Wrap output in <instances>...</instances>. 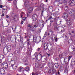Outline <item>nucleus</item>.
I'll return each instance as SVG.
<instances>
[{"instance_id":"1","label":"nucleus","mask_w":75,"mask_h":75,"mask_svg":"<svg viewBox=\"0 0 75 75\" xmlns=\"http://www.w3.org/2000/svg\"><path fill=\"white\" fill-rule=\"evenodd\" d=\"M73 21V20L72 19H69L66 20V23H67L68 25L70 27H71V24H72V22Z\"/></svg>"},{"instance_id":"2","label":"nucleus","mask_w":75,"mask_h":75,"mask_svg":"<svg viewBox=\"0 0 75 75\" xmlns=\"http://www.w3.org/2000/svg\"><path fill=\"white\" fill-rule=\"evenodd\" d=\"M34 55L35 56V57H37L38 59V60L39 61H40L41 60V59H42V57H41V54H39V55H37V53H35Z\"/></svg>"},{"instance_id":"3","label":"nucleus","mask_w":75,"mask_h":75,"mask_svg":"<svg viewBox=\"0 0 75 75\" xmlns=\"http://www.w3.org/2000/svg\"><path fill=\"white\" fill-rule=\"evenodd\" d=\"M49 46V44L47 43H45L44 46L43 47V49L44 50H45L46 51V50H48V47Z\"/></svg>"},{"instance_id":"4","label":"nucleus","mask_w":75,"mask_h":75,"mask_svg":"<svg viewBox=\"0 0 75 75\" xmlns=\"http://www.w3.org/2000/svg\"><path fill=\"white\" fill-rule=\"evenodd\" d=\"M2 66H3L5 69H7L8 68V64L6 62L3 63L2 64Z\"/></svg>"},{"instance_id":"5","label":"nucleus","mask_w":75,"mask_h":75,"mask_svg":"<svg viewBox=\"0 0 75 75\" xmlns=\"http://www.w3.org/2000/svg\"><path fill=\"white\" fill-rule=\"evenodd\" d=\"M69 13L70 16H73L74 15L75 11L73 9H71L69 10Z\"/></svg>"},{"instance_id":"6","label":"nucleus","mask_w":75,"mask_h":75,"mask_svg":"<svg viewBox=\"0 0 75 75\" xmlns=\"http://www.w3.org/2000/svg\"><path fill=\"white\" fill-rule=\"evenodd\" d=\"M37 18H38V15L37 14L34 15L33 16V20L35 21L37 20Z\"/></svg>"},{"instance_id":"7","label":"nucleus","mask_w":75,"mask_h":75,"mask_svg":"<svg viewBox=\"0 0 75 75\" xmlns=\"http://www.w3.org/2000/svg\"><path fill=\"white\" fill-rule=\"evenodd\" d=\"M63 62L64 63V64H65L66 63V62L67 61H68V62H69V59H68V57H66L65 58H63Z\"/></svg>"},{"instance_id":"8","label":"nucleus","mask_w":75,"mask_h":75,"mask_svg":"<svg viewBox=\"0 0 75 75\" xmlns=\"http://www.w3.org/2000/svg\"><path fill=\"white\" fill-rule=\"evenodd\" d=\"M0 74L2 75L5 74V71L3 69H0Z\"/></svg>"},{"instance_id":"9","label":"nucleus","mask_w":75,"mask_h":75,"mask_svg":"<svg viewBox=\"0 0 75 75\" xmlns=\"http://www.w3.org/2000/svg\"><path fill=\"white\" fill-rule=\"evenodd\" d=\"M32 48H29L27 51V53L28 54H31V52H32Z\"/></svg>"},{"instance_id":"10","label":"nucleus","mask_w":75,"mask_h":75,"mask_svg":"<svg viewBox=\"0 0 75 75\" xmlns=\"http://www.w3.org/2000/svg\"><path fill=\"white\" fill-rule=\"evenodd\" d=\"M68 14H67L66 13H64L62 15V16L63 18H68Z\"/></svg>"},{"instance_id":"11","label":"nucleus","mask_w":75,"mask_h":75,"mask_svg":"<svg viewBox=\"0 0 75 75\" xmlns=\"http://www.w3.org/2000/svg\"><path fill=\"white\" fill-rule=\"evenodd\" d=\"M75 2L74 1L72 0L70 4L69 5L70 6H75Z\"/></svg>"},{"instance_id":"12","label":"nucleus","mask_w":75,"mask_h":75,"mask_svg":"<svg viewBox=\"0 0 75 75\" xmlns=\"http://www.w3.org/2000/svg\"><path fill=\"white\" fill-rule=\"evenodd\" d=\"M23 68L22 67H19L18 68V71L20 72H21L23 71Z\"/></svg>"},{"instance_id":"13","label":"nucleus","mask_w":75,"mask_h":75,"mask_svg":"<svg viewBox=\"0 0 75 75\" xmlns=\"http://www.w3.org/2000/svg\"><path fill=\"white\" fill-rule=\"evenodd\" d=\"M49 11L52 12V11H53V7L52 6H50L49 7Z\"/></svg>"},{"instance_id":"14","label":"nucleus","mask_w":75,"mask_h":75,"mask_svg":"<svg viewBox=\"0 0 75 75\" xmlns=\"http://www.w3.org/2000/svg\"><path fill=\"white\" fill-rule=\"evenodd\" d=\"M8 51L7 49L5 50L4 49L3 52L4 55H6L7 54V53H8Z\"/></svg>"},{"instance_id":"15","label":"nucleus","mask_w":75,"mask_h":75,"mask_svg":"<svg viewBox=\"0 0 75 75\" xmlns=\"http://www.w3.org/2000/svg\"><path fill=\"white\" fill-rule=\"evenodd\" d=\"M28 11L29 13H31L33 11V8L32 7L28 9Z\"/></svg>"},{"instance_id":"16","label":"nucleus","mask_w":75,"mask_h":75,"mask_svg":"<svg viewBox=\"0 0 75 75\" xmlns=\"http://www.w3.org/2000/svg\"><path fill=\"white\" fill-rule=\"evenodd\" d=\"M33 38V41L34 42H36V41H37V37L36 36H34Z\"/></svg>"},{"instance_id":"17","label":"nucleus","mask_w":75,"mask_h":75,"mask_svg":"<svg viewBox=\"0 0 75 75\" xmlns=\"http://www.w3.org/2000/svg\"><path fill=\"white\" fill-rule=\"evenodd\" d=\"M42 58H43V62H46L47 61V57H46L45 56H43Z\"/></svg>"},{"instance_id":"18","label":"nucleus","mask_w":75,"mask_h":75,"mask_svg":"<svg viewBox=\"0 0 75 75\" xmlns=\"http://www.w3.org/2000/svg\"><path fill=\"white\" fill-rule=\"evenodd\" d=\"M39 25H40V28H42L44 27V23H39Z\"/></svg>"},{"instance_id":"19","label":"nucleus","mask_w":75,"mask_h":75,"mask_svg":"<svg viewBox=\"0 0 75 75\" xmlns=\"http://www.w3.org/2000/svg\"><path fill=\"white\" fill-rule=\"evenodd\" d=\"M11 45H9L7 46L6 50L8 51L9 50H11Z\"/></svg>"},{"instance_id":"20","label":"nucleus","mask_w":75,"mask_h":75,"mask_svg":"<svg viewBox=\"0 0 75 75\" xmlns=\"http://www.w3.org/2000/svg\"><path fill=\"white\" fill-rule=\"evenodd\" d=\"M23 62H28V60L27 58H24L22 59Z\"/></svg>"},{"instance_id":"21","label":"nucleus","mask_w":75,"mask_h":75,"mask_svg":"<svg viewBox=\"0 0 75 75\" xmlns=\"http://www.w3.org/2000/svg\"><path fill=\"white\" fill-rule=\"evenodd\" d=\"M66 0H59L58 1L59 2L60 4H62L63 3H64V1H65Z\"/></svg>"},{"instance_id":"22","label":"nucleus","mask_w":75,"mask_h":75,"mask_svg":"<svg viewBox=\"0 0 75 75\" xmlns=\"http://www.w3.org/2000/svg\"><path fill=\"white\" fill-rule=\"evenodd\" d=\"M12 68L14 70H16V68H17V66H16L14 64H13L12 65Z\"/></svg>"},{"instance_id":"23","label":"nucleus","mask_w":75,"mask_h":75,"mask_svg":"<svg viewBox=\"0 0 75 75\" xmlns=\"http://www.w3.org/2000/svg\"><path fill=\"white\" fill-rule=\"evenodd\" d=\"M11 38V36L10 35H9L7 37V40L8 41H10Z\"/></svg>"},{"instance_id":"24","label":"nucleus","mask_w":75,"mask_h":75,"mask_svg":"<svg viewBox=\"0 0 75 75\" xmlns=\"http://www.w3.org/2000/svg\"><path fill=\"white\" fill-rule=\"evenodd\" d=\"M50 46H49V49L50 51H51L52 50V44H50Z\"/></svg>"},{"instance_id":"25","label":"nucleus","mask_w":75,"mask_h":75,"mask_svg":"<svg viewBox=\"0 0 75 75\" xmlns=\"http://www.w3.org/2000/svg\"><path fill=\"white\" fill-rule=\"evenodd\" d=\"M28 27L30 28L29 30H32V26H31V25L28 24Z\"/></svg>"},{"instance_id":"26","label":"nucleus","mask_w":75,"mask_h":75,"mask_svg":"<svg viewBox=\"0 0 75 75\" xmlns=\"http://www.w3.org/2000/svg\"><path fill=\"white\" fill-rule=\"evenodd\" d=\"M54 65L56 68H58L59 67V64L58 63H56L54 64Z\"/></svg>"},{"instance_id":"27","label":"nucleus","mask_w":75,"mask_h":75,"mask_svg":"<svg viewBox=\"0 0 75 75\" xmlns=\"http://www.w3.org/2000/svg\"><path fill=\"white\" fill-rule=\"evenodd\" d=\"M64 73H68V69L66 67L64 70Z\"/></svg>"},{"instance_id":"28","label":"nucleus","mask_w":75,"mask_h":75,"mask_svg":"<svg viewBox=\"0 0 75 75\" xmlns=\"http://www.w3.org/2000/svg\"><path fill=\"white\" fill-rule=\"evenodd\" d=\"M47 32H46L45 33V34L44 35V36L43 37V39H44L45 38V37H46V36H47Z\"/></svg>"},{"instance_id":"29","label":"nucleus","mask_w":75,"mask_h":75,"mask_svg":"<svg viewBox=\"0 0 75 75\" xmlns=\"http://www.w3.org/2000/svg\"><path fill=\"white\" fill-rule=\"evenodd\" d=\"M25 13H24V12H22L21 14V17H23V16H25Z\"/></svg>"},{"instance_id":"30","label":"nucleus","mask_w":75,"mask_h":75,"mask_svg":"<svg viewBox=\"0 0 75 75\" xmlns=\"http://www.w3.org/2000/svg\"><path fill=\"white\" fill-rule=\"evenodd\" d=\"M64 69V67L61 66L60 68V71H62Z\"/></svg>"},{"instance_id":"31","label":"nucleus","mask_w":75,"mask_h":75,"mask_svg":"<svg viewBox=\"0 0 75 75\" xmlns=\"http://www.w3.org/2000/svg\"><path fill=\"white\" fill-rule=\"evenodd\" d=\"M52 31H50V33L48 34V35H50V36H52Z\"/></svg>"},{"instance_id":"32","label":"nucleus","mask_w":75,"mask_h":75,"mask_svg":"<svg viewBox=\"0 0 75 75\" xmlns=\"http://www.w3.org/2000/svg\"><path fill=\"white\" fill-rule=\"evenodd\" d=\"M25 71H29V67H25Z\"/></svg>"},{"instance_id":"33","label":"nucleus","mask_w":75,"mask_h":75,"mask_svg":"<svg viewBox=\"0 0 75 75\" xmlns=\"http://www.w3.org/2000/svg\"><path fill=\"white\" fill-rule=\"evenodd\" d=\"M38 26V23H37L36 24L34 25V27L35 28H36Z\"/></svg>"},{"instance_id":"34","label":"nucleus","mask_w":75,"mask_h":75,"mask_svg":"<svg viewBox=\"0 0 75 75\" xmlns=\"http://www.w3.org/2000/svg\"><path fill=\"white\" fill-rule=\"evenodd\" d=\"M67 54L65 53H63L62 54V55H63V56H64V57H65V56H67Z\"/></svg>"},{"instance_id":"35","label":"nucleus","mask_w":75,"mask_h":75,"mask_svg":"<svg viewBox=\"0 0 75 75\" xmlns=\"http://www.w3.org/2000/svg\"><path fill=\"white\" fill-rule=\"evenodd\" d=\"M5 8H4L3 9V10H7V8H7V6H5Z\"/></svg>"},{"instance_id":"36","label":"nucleus","mask_w":75,"mask_h":75,"mask_svg":"<svg viewBox=\"0 0 75 75\" xmlns=\"http://www.w3.org/2000/svg\"><path fill=\"white\" fill-rule=\"evenodd\" d=\"M40 22V23H44V21H43V20H42L40 19V20L39 21Z\"/></svg>"},{"instance_id":"37","label":"nucleus","mask_w":75,"mask_h":75,"mask_svg":"<svg viewBox=\"0 0 75 75\" xmlns=\"http://www.w3.org/2000/svg\"><path fill=\"white\" fill-rule=\"evenodd\" d=\"M68 6H65V8H64V10H68Z\"/></svg>"},{"instance_id":"38","label":"nucleus","mask_w":75,"mask_h":75,"mask_svg":"<svg viewBox=\"0 0 75 75\" xmlns=\"http://www.w3.org/2000/svg\"><path fill=\"white\" fill-rule=\"evenodd\" d=\"M13 3L14 4H16L17 3V1H16V0H14L13 1Z\"/></svg>"},{"instance_id":"39","label":"nucleus","mask_w":75,"mask_h":75,"mask_svg":"<svg viewBox=\"0 0 75 75\" xmlns=\"http://www.w3.org/2000/svg\"><path fill=\"white\" fill-rule=\"evenodd\" d=\"M52 71L53 72V73H54V72H56V70H55L54 69H53L52 70Z\"/></svg>"},{"instance_id":"40","label":"nucleus","mask_w":75,"mask_h":75,"mask_svg":"<svg viewBox=\"0 0 75 75\" xmlns=\"http://www.w3.org/2000/svg\"><path fill=\"white\" fill-rule=\"evenodd\" d=\"M44 4H41V7L43 8V7H44Z\"/></svg>"},{"instance_id":"41","label":"nucleus","mask_w":75,"mask_h":75,"mask_svg":"<svg viewBox=\"0 0 75 75\" xmlns=\"http://www.w3.org/2000/svg\"><path fill=\"white\" fill-rule=\"evenodd\" d=\"M50 40H51V41H53V38H52V37L50 38Z\"/></svg>"},{"instance_id":"42","label":"nucleus","mask_w":75,"mask_h":75,"mask_svg":"<svg viewBox=\"0 0 75 75\" xmlns=\"http://www.w3.org/2000/svg\"><path fill=\"white\" fill-rule=\"evenodd\" d=\"M16 51H17V52L18 53V52H20V49H16Z\"/></svg>"},{"instance_id":"43","label":"nucleus","mask_w":75,"mask_h":75,"mask_svg":"<svg viewBox=\"0 0 75 75\" xmlns=\"http://www.w3.org/2000/svg\"><path fill=\"white\" fill-rule=\"evenodd\" d=\"M2 40H6V38H5V37L3 36L2 38L1 39Z\"/></svg>"},{"instance_id":"44","label":"nucleus","mask_w":75,"mask_h":75,"mask_svg":"<svg viewBox=\"0 0 75 75\" xmlns=\"http://www.w3.org/2000/svg\"><path fill=\"white\" fill-rule=\"evenodd\" d=\"M71 65L72 66L73 65H75V63H74V62H72L71 63Z\"/></svg>"},{"instance_id":"45","label":"nucleus","mask_w":75,"mask_h":75,"mask_svg":"<svg viewBox=\"0 0 75 75\" xmlns=\"http://www.w3.org/2000/svg\"><path fill=\"white\" fill-rule=\"evenodd\" d=\"M65 31V29H63L61 31V32L62 33L63 32H64Z\"/></svg>"},{"instance_id":"46","label":"nucleus","mask_w":75,"mask_h":75,"mask_svg":"<svg viewBox=\"0 0 75 75\" xmlns=\"http://www.w3.org/2000/svg\"><path fill=\"white\" fill-rule=\"evenodd\" d=\"M71 58V56H69V60H70V59Z\"/></svg>"},{"instance_id":"47","label":"nucleus","mask_w":75,"mask_h":75,"mask_svg":"<svg viewBox=\"0 0 75 75\" xmlns=\"http://www.w3.org/2000/svg\"><path fill=\"white\" fill-rule=\"evenodd\" d=\"M53 22V21H51L50 22V25H51V23Z\"/></svg>"},{"instance_id":"48","label":"nucleus","mask_w":75,"mask_h":75,"mask_svg":"<svg viewBox=\"0 0 75 75\" xmlns=\"http://www.w3.org/2000/svg\"><path fill=\"white\" fill-rule=\"evenodd\" d=\"M0 57H1H1H2V59H3V58H4V55H1L0 56Z\"/></svg>"},{"instance_id":"49","label":"nucleus","mask_w":75,"mask_h":75,"mask_svg":"<svg viewBox=\"0 0 75 75\" xmlns=\"http://www.w3.org/2000/svg\"><path fill=\"white\" fill-rule=\"evenodd\" d=\"M12 30L14 31H16V28H12Z\"/></svg>"},{"instance_id":"50","label":"nucleus","mask_w":75,"mask_h":75,"mask_svg":"<svg viewBox=\"0 0 75 75\" xmlns=\"http://www.w3.org/2000/svg\"><path fill=\"white\" fill-rule=\"evenodd\" d=\"M60 28H61L59 27H58V28H57V30L58 31H59V29H60Z\"/></svg>"},{"instance_id":"51","label":"nucleus","mask_w":75,"mask_h":75,"mask_svg":"<svg viewBox=\"0 0 75 75\" xmlns=\"http://www.w3.org/2000/svg\"><path fill=\"white\" fill-rule=\"evenodd\" d=\"M40 48H38L37 49V51H40Z\"/></svg>"},{"instance_id":"52","label":"nucleus","mask_w":75,"mask_h":75,"mask_svg":"<svg viewBox=\"0 0 75 75\" xmlns=\"http://www.w3.org/2000/svg\"><path fill=\"white\" fill-rule=\"evenodd\" d=\"M3 6L2 5H1L0 6V8H3Z\"/></svg>"},{"instance_id":"53","label":"nucleus","mask_w":75,"mask_h":75,"mask_svg":"<svg viewBox=\"0 0 75 75\" xmlns=\"http://www.w3.org/2000/svg\"><path fill=\"white\" fill-rule=\"evenodd\" d=\"M47 56L48 57H50V54H48V53H47Z\"/></svg>"},{"instance_id":"54","label":"nucleus","mask_w":75,"mask_h":75,"mask_svg":"<svg viewBox=\"0 0 75 75\" xmlns=\"http://www.w3.org/2000/svg\"><path fill=\"white\" fill-rule=\"evenodd\" d=\"M32 75H35V74L34 73V72L32 73Z\"/></svg>"},{"instance_id":"55","label":"nucleus","mask_w":75,"mask_h":75,"mask_svg":"<svg viewBox=\"0 0 75 75\" xmlns=\"http://www.w3.org/2000/svg\"><path fill=\"white\" fill-rule=\"evenodd\" d=\"M1 63H2L1 61L0 60V65H1Z\"/></svg>"},{"instance_id":"56","label":"nucleus","mask_w":75,"mask_h":75,"mask_svg":"<svg viewBox=\"0 0 75 75\" xmlns=\"http://www.w3.org/2000/svg\"><path fill=\"white\" fill-rule=\"evenodd\" d=\"M6 18H8L9 17V16H8V15H6Z\"/></svg>"},{"instance_id":"57","label":"nucleus","mask_w":75,"mask_h":75,"mask_svg":"<svg viewBox=\"0 0 75 75\" xmlns=\"http://www.w3.org/2000/svg\"><path fill=\"white\" fill-rule=\"evenodd\" d=\"M1 16H3V17H4V13H3L1 15Z\"/></svg>"},{"instance_id":"58","label":"nucleus","mask_w":75,"mask_h":75,"mask_svg":"<svg viewBox=\"0 0 75 75\" xmlns=\"http://www.w3.org/2000/svg\"><path fill=\"white\" fill-rule=\"evenodd\" d=\"M23 23H24V22L23 21H22V22H21V24H23Z\"/></svg>"},{"instance_id":"59","label":"nucleus","mask_w":75,"mask_h":75,"mask_svg":"<svg viewBox=\"0 0 75 75\" xmlns=\"http://www.w3.org/2000/svg\"><path fill=\"white\" fill-rule=\"evenodd\" d=\"M6 21H7V23H9V21L8 20H6Z\"/></svg>"},{"instance_id":"60","label":"nucleus","mask_w":75,"mask_h":75,"mask_svg":"<svg viewBox=\"0 0 75 75\" xmlns=\"http://www.w3.org/2000/svg\"><path fill=\"white\" fill-rule=\"evenodd\" d=\"M55 41H56V42H57V38H56V39H55Z\"/></svg>"},{"instance_id":"61","label":"nucleus","mask_w":75,"mask_h":75,"mask_svg":"<svg viewBox=\"0 0 75 75\" xmlns=\"http://www.w3.org/2000/svg\"><path fill=\"white\" fill-rule=\"evenodd\" d=\"M51 18H52V17H50L49 18V19H51Z\"/></svg>"},{"instance_id":"62","label":"nucleus","mask_w":75,"mask_h":75,"mask_svg":"<svg viewBox=\"0 0 75 75\" xmlns=\"http://www.w3.org/2000/svg\"><path fill=\"white\" fill-rule=\"evenodd\" d=\"M62 22V21H60L59 22L60 23V24H61V22Z\"/></svg>"},{"instance_id":"63","label":"nucleus","mask_w":75,"mask_h":75,"mask_svg":"<svg viewBox=\"0 0 75 75\" xmlns=\"http://www.w3.org/2000/svg\"><path fill=\"white\" fill-rule=\"evenodd\" d=\"M58 74L59 75V71H58Z\"/></svg>"},{"instance_id":"64","label":"nucleus","mask_w":75,"mask_h":75,"mask_svg":"<svg viewBox=\"0 0 75 75\" xmlns=\"http://www.w3.org/2000/svg\"><path fill=\"white\" fill-rule=\"evenodd\" d=\"M27 38V36H25V38Z\"/></svg>"}]
</instances>
